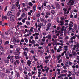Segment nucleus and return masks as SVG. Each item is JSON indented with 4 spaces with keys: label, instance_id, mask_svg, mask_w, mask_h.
I'll list each match as a JSON object with an SVG mask.
<instances>
[{
    "label": "nucleus",
    "instance_id": "obj_19",
    "mask_svg": "<svg viewBox=\"0 0 79 79\" xmlns=\"http://www.w3.org/2000/svg\"><path fill=\"white\" fill-rule=\"evenodd\" d=\"M16 6V3L15 2H12V7H15Z\"/></svg>",
    "mask_w": 79,
    "mask_h": 79
},
{
    "label": "nucleus",
    "instance_id": "obj_21",
    "mask_svg": "<svg viewBox=\"0 0 79 79\" xmlns=\"http://www.w3.org/2000/svg\"><path fill=\"white\" fill-rule=\"evenodd\" d=\"M74 3H75V2L73 0H72V2H71V4L70 5H74Z\"/></svg>",
    "mask_w": 79,
    "mask_h": 79
},
{
    "label": "nucleus",
    "instance_id": "obj_32",
    "mask_svg": "<svg viewBox=\"0 0 79 79\" xmlns=\"http://www.w3.org/2000/svg\"><path fill=\"white\" fill-rule=\"evenodd\" d=\"M15 61L16 62H17V64H18L19 63V60H18L16 59Z\"/></svg>",
    "mask_w": 79,
    "mask_h": 79
},
{
    "label": "nucleus",
    "instance_id": "obj_59",
    "mask_svg": "<svg viewBox=\"0 0 79 79\" xmlns=\"http://www.w3.org/2000/svg\"><path fill=\"white\" fill-rule=\"evenodd\" d=\"M44 62H45V63H48V62H49V60H45L44 61Z\"/></svg>",
    "mask_w": 79,
    "mask_h": 79
},
{
    "label": "nucleus",
    "instance_id": "obj_26",
    "mask_svg": "<svg viewBox=\"0 0 79 79\" xmlns=\"http://www.w3.org/2000/svg\"><path fill=\"white\" fill-rule=\"evenodd\" d=\"M17 24H18V25H20V26H21L22 24V23H21V22H18Z\"/></svg>",
    "mask_w": 79,
    "mask_h": 79
},
{
    "label": "nucleus",
    "instance_id": "obj_37",
    "mask_svg": "<svg viewBox=\"0 0 79 79\" xmlns=\"http://www.w3.org/2000/svg\"><path fill=\"white\" fill-rule=\"evenodd\" d=\"M10 61L12 63H13L14 61H15V60L13 59H10Z\"/></svg>",
    "mask_w": 79,
    "mask_h": 79
},
{
    "label": "nucleus",
    "instance_id": "obj_39",
    "mask_svg": "<svg viewBox=\"0 0 79 79\" xmlns=\"http://www.w3.org/2000/svg\"><path fill=\"white\" fill-rule=\"evenodd\" d=\"M23 50H25L27 52H29V50H28V48H25Z\"/></svg>",
    "mask_w": 79,
    "mask_h": 79
},
{
    "label": "nucleus",
    "instance_id": "obj_35",
    "mask_svg": "<svg viewBox=\"0 0 79 79\" xmlns=\"http://www.w3.org/2000/svg\"><path fill=\"white\" fill-rule=\"evenodd\" d=\"M46 14L48 16H50V13L49 12H46Z\"/></svg>",
    "mask_w": 79,
    "mask_h": 79
},
{
    "label": "nucleus",
    "instance_id": "obj_24",
    "mask_svg": "<svg viewBox=\"0 0 79 79\" xmlns=\"http://www.w3.org/2000/svg\"><path fill=\"white\" fill-rule=\"evenodd\" d=\"M76 39V37L74 36H73L72 37H71L70 39V40H73V39Z\"/></svg>",
    "mask_w": 79,
    "mask_h": 79
},
{
    "label": "nucleus",
    "instance_id": "obj_56",
    "mask_svg": "<svg viewBox=\"0 0 79 79\" xmlns=\"http://www.w3.org/2000/svg\"><path fill=\"white\" fill-rule=\"evenodd\" d=\"M54 32L56 34H57V33H58V30H56L54 31Z\"/></svg>",
    "mask_w": 79,
    "mask_h": 79
},
{
    "label": "nucleus",
    "instance_id": "obj_48",
    "mask_svg": "<svg viewBox=\"0 0 79 79\" xmlns=\"http://www.w3.org/2000/svg\"><path fill=\"white\" fill-rule=\"evenodd\" d=\"M31 44H35V41L34 40H32V41L31 42Z\"/></svg>",
    "mask_w": 79,
    "mask_h": 79
},
{
    "label": "nucleus",
    "instance_id": "obj_8",
    "mask_svg": "<svg viewBox=\"0 0 79 79\" xmlns=\"http://www.w3.org/2000/svg\"><path fill=\"white\" fill-rule=\"evenodd\" d=\"M47 39H48V40H51L52 39V36L51 35H49L46 37Z\"/></svg>",
    "mask_w": 79,
    "mask_h": 79
},
{
    "label": "nucleus",
    "instance_id": "obj_40",
    "mask_svg": "<svg viewBox=\"0 0 79 79\" xmlns=\"http://www.w3.org/2000/svg\"><path fill=\"white\" fill-rule=\"evenodd\" d=\"M40 20L41 21V22H42V23H43V22H44V19L42 18H40Z\"/></svg>",
    "mask_w": 79,
    "mask_h": 79
},
{
    "label": "nucleus",
    "instance_id": "obj_58",
    "mask_svg": "<svg viewBox=\"0 0 79 79\" xmlns=\"http://www.w3.org/2000/svg\"><path fill=\"white\" fill-rule=\"evenodd\" d=\"M64 18H63V17H61L60 18V19H61V21H63V20H64Z\"/></svg>",
    "mask_w": 79,
    "mask_h": 79
},
{
    "label": "nucleus",
    "instance_id": "obj_55",
    "mask_svg": "<svg viewBox=\"0 0 79 79\" xmlns=\"http://www.w3.org/2000/svg\"><path fill=\"white\" fill-rule=\"evenodd\" d=\"M69 27H72L73 26V25L71 23H70L69 24Z\"/></svg>",
    "mask_w": 79,
    "mask_h": 79
},
{
    "label": "nucleus",
    "instance_id": "obj_33",
    "mask_svg": "<svg viewBox=\"0 0 79 79\" xmlns=\"http://www.w3.org/2000/svg\"><path fill=\"white\" fill-rule=\"evenodd\" d=\"M3 48L1 46H0V50H1V51H3Z\"/></svg>",
    "mask_w": 79,
    "mask_h": 79
},
{
    "label": "nucleus",
    "instance_id": "obj_36",
    "mask_svg": "<svg viewBox=\"0 0 79 79\" xmlns=\"http://www.w3.org/2000/svg\"><path fill=\"white\" fill-rule=\"evenodd\" d=\"M46 8H48V9H50L49 8H51V6L49 5H48V6L46 7Z\"/></svg>",
    "mask_w": 79,
    "mask_h": 79
},
{
    "label": "nucleus",
    "instance_id": "obj_30",
    "mask_svg": "<svg viewBox=\"0 0 79 79\" xmlns=\"http://www.w3.org/2000/svg\"><path fill=\"white\" fill-rule=\"evenodd\" d=\"M7 8H8V6H7L4 9V11H5V12L6 11V10H7Z\"/></svg>",
    "mask_w": 79,
    "mask_h": 79
},
{
    "label": "nucleus",
    "instance_id": "obj_22",
    "mask_svg": "<svg viewBox=\"0 0 79 79\" xmlns=\"http://www.w3.org/2000/svg\"><path fill=\"white\" fill-rule=\"evenodd\" d=\"M60 25L61 26H63L64 25V23H63V21H60Z\"/></svg>",
    "mask_w": 79,
    "mask_h": 79
},
{
    "label": "nucleus",
    "instance_id": "obj_61",
    "mask_svg": "<svg viewBox=\"0 0 79 79\" xmlns=\"http://www.w3.org/2000/svg\"><path fill=\"white\" fill-rule=\"evenodd\" d=\"M10 54H12V53H13V51L12 50H10Z\"/></svg>",
    "mask_w": 79,
    "mask_h": 79
},
{
    "label": "nucleus",
    "instance_id": "obj_43",
    "mask_svg": "<svg viewBox=\"0 0 79 79\" xmlns=\"http://www.w3.org/2000/svg\"><path fill=\"white\" fill-rule=\"evenodd\" d=\"M63 68H64V69H65V70H66L67 69V68H66V66H63Z\"/></svg>",
    "mask_w": 79,
    "mask_h": 79
},
{
    "label": "nucleus",
    "instance_id": "obj_1",
    "mask_svg": "<svg viewBox=\"0 0 79 79\" xmlns=\"http://www.w3.org/2000/svg\"><path fill=\"white\" fill-rule=\"evenodd\" d=\"M10 20L11 21H14L15 20V17L14 15H12L10 18Z\"/></svg>",
    "mask_w": 79,
    "mask_h": 79
},
{
    "label": "nucleus",
    "instance_id": "obj_9",
    "mask_svg": "<svg viewBox=\"0 0 79 79\" xmlns=\"http://www.w3.org/2000/svg\"><path fill=\"white\" fill-rule=\"evenodd\" d=\"M16 9H15V7H11V11H15Z\"/></svg>",
    "mask_w": 79,
    "mask_h": 79
},
{
    "label": "nucleus",
    "instance_id": "obj_53",
    "mask_svg": "<svg viewBox=\"0 0 79 79\" xmlns=\"http://www.w3.org/2000/svg\"><path fill=\"white\" fill-rule=\"evenodd\" d=\"M65 66H66V67H67V68H69V65H68V64H65Z\"/></svg>",
    "mask_w": 79,
    "mask_h": 79
},
{
    "label": "nucleus",
    "instance_id": "obj_63",
    "mask_svg": "<svg viewBox=\"0 0 79 79\" xmlns=\"http://www.w3.org/2000/svg\"><path fill=\"white\" fill-rule=\"evenodd\" d=\"M40 79H47V77H41Z\"/></svg>",
    "mask_w": 79,
    "mask_h": 79
},
{
    "label": "nucleus",
    "instance_id": "obj_11",
    "mask_svg": "<svg viewBox=\"0 0 79 79\" xmlns=\"http://www.w3.org/2000/svg\"><path fill=\"white\" fill-rule=\"evenodd\" d=\"M27 64L28 66H30L31 64V61L30 60H28L27 62Z\"/></svg>",
    "mask_w": 79,
    "mask_h": 79
},
{
    "label": "nucleus",
    "instance_id": "obj_46",
    "mask_svg": "<svg viewBox=\"0 0 79 79\" xmlns=\"http://www.w3.org/2000/svg\"><path fill=\"white\" fill-rule=\"evenodd\" d=\"M53 75L55 77H56V72L53 73Z\"/></svg>",
    "mask_w": 79,
    "mask_h": 79
},
{
    "label": "nucleus",
    "instance_id": "obj_47",
    "mask_svg": "<svg viewBox=\"0 0 79 79\" xmlns=\"http://www.w3.org/2000/svg\"><path fill=\"white\" fill-rule=\"evenodd\" d=\"M47 21L49 22V23H51V19H47Z\"/></svg>",
    "mask_w": 79,
    "mask_h": 79
},
{
    "label": "nucleus",
    "instance_id": "obj_52",
    "mask_svg": "<svg viewBox=\"0 0 79 79\" xmlns=\"http://www.w3.org/2000/svg\"><path fill=\"white\" fill-rule=\"evenodd\" d=\"M17 16L18 17L19 15H20V13L18 12L16 14Z\"/></svg>",
    "mask_w": 79,
    "mask_h": 79
},
{
    "label": "nucleus",
    "instance_id": "obj_14",
    "mask_svg": "<svg viewBox=\"0 0 79 79\" xmlns=\"http://www.w3.org/2000/svg\"><path fill=\"white\" fill-rule=\"evenodd\" d=\"M16 42V38L15 37H14L13 38V43H15Z\"/></svg>",
    "mask_w": 79,
    "mask_h": 79
},
{
    "label": "nucleus",
    "instance_id": "obj_34",
    "mask_svg": "<svg viewBox=\"0 0 79 79\" xmlns=\"http://www.w3.org/2000/svg\"><path fill=\"white\" fill-rule=\"evenodd\" d=\"M29 5L30 6H32L33 5V4L31 2H30L29 3Z\"/></svg>",
    "mask_w": 79,
    "mask_h": 79
},
{
    "label": "nucleus",
    "instance_id": "obj_31",
    "mask_svg": "<svg viewBox=\"0 0 79 79\" xmlns=\"http://www.w3.org/2000/svg\"><path fill=\"white\" fill-rule=\"evenodd\" d=\"M8 44H9V41H6V42H5L4 43V45H7Z\"/></svg>",
    "mask_w": 79,
    "mask_h": 79
},
{
    "label": "nucleus",
    "instance_id": "obj_50",
    "mask_svg": "<svg viewBox=\"0 0 79 79\" xmlns=\"http://www.w3.org/2000/svg\"><path fill=\"white\" fill-rule=\"evenodd\" d=\"M50 27H47V28L46 29V31H48V30H49Z\"/></svg>",
    "mask_w": 79,
    "mask_h": 79
},
{
    "label": "nucleus",
    "instance_id": "obj_57",
    "mask_svg": "<svg viewBox=\"0 0 79 79\" xmlns=\"http://www.w3.org/2000/svg\"><path fill=\"white\" fill-rule=\"evenodd\" d=\"M61 48H63V47L61 46H60L59 47V49L61 50L62 49Z\"/></svg>",
    "mask_w": 79,
    "mask_h": 79
},
{
    "label": "nucleus",
    "instance_id": "obj_27",
    "mask_svg": "<svg viewBox=\"0 0 79 79\" xmlns=\"http://www.w3.org/2000/svg\"><path fill=\"white\" fill-rule=\"evenodd\" d=\"M24 40L26 43H27V42H28V40H27V39L25 38Z\"/></svg>",
    "mask_w": 79,
    "mask_h": 79
},
{
    "label": "nucleus",
    "instance_id": "obj_5",
    "mask_svg": "<svg viewBox=\"0 0 79 79\" xmlns=\"http://www.w3.org/2000/svg\"><path fill=\"white\" fill-rule=\"evenodd\" d=\"M60 34H63V31H60V30H59L58 31V33H57L56 34V35L57 36H59V35H60Z\"/></svg>",
    "mask_w": 79,
    "mask_h": 79
},
{
    "label": "nucleus",
    "instance_id": "obj_18",
    "mask_svg": "<svg viewBox=\"0 0 79 79\" xmlns=\"http://www.w3.org/2000/svg\"><path fill=\"white\" fill-rule=\"evenodd\" d=\"M26 24L27 25V26H30L31 25V23L29 22L28 21H27L26 22Z\"/></svg>",
    "mask_w": 79,
    "mask_h": 79
},
{
    "label": "nucleus",
    "instance_id": "obj_42",
    "mask_svg": "<svg viewBox=\"0 0 79 79\" xmlns=\"http://www.w3.org/2000/svg\"><path fill=\"white\" fill-rule=\"evenodd\" d=\"M24 36L25 37H27L28 36H29V34H27V35H26V34L24 35Z\"/></svg>",
    "mask_w": 79,
    "mask_h": 79
},
{
    "label": "nucleus",
    "instance_id": "obj_29",
    "mask_svg": "<svg viewBox=\"0 0 79 79\" xmlns=\"http://www.w3.org/2000/svg\"><path fill=\"white\" fill-rule=\"evenodd\" d=\"M5 62L6 63H8L10 62V61H9V60H5Z\"/></svg>",
    "mask_w": 79,
    "mask_h": 79
},
{
    "label": "nucleus",
    "instance_id": "obj_2",
    "mask_svg": "<svg viewBox=\"0 0 79 79\" xmlns=\"http://www.w3.org/2000/svg\"><path fill=\"white\" fill-rule=\"evenodd\" d=\"M13 55H17L19 56L20 55V53H18V52L16 51L14 52L13 53Z\"/></svg>",
    "mask_w": 79,
    "mask_h": 79
},
{
    "label": "nucleus",
    "instance_id": "obj_17",
    "mask_svg": "<svg viewBox=\"0 0 79 79\" xmlns=\"http://www.w3.org/2000/svg\"><path fill=\"white\" fill-rule=\"evenodd\" d=\"M6 72L7 74H10V71L8 69L6 70Z\"/></svg>",
    "mask_w": 79,
    "mask_h": 79
},
{
    "label": "nucleus",
    "instance_id": "obj_60",
    "mask_svg": "<svg viewBox=\"0 0 79 79\" xmlns=\"http://www.w3.org/2000/svg\"><path fill=\"white\" fill-rule=\"evenodd\" d=\"M34 31L35 32H38V30L36 29L35 28H34Z\"/></svg>",
    "mask_w": 79,
    "mask_h": 79
},
{
    "label": "nucleus",
    "instance_id": "obj_15",
    "mask_svg": "<svg viewBox=\"0 0 79 79\" xmlns=\"http://www.w3.org/2000/svg\"><path fill=\"white\" fill-rule=\"evenodd\" d=\"M35 56L36 57H37V55H35V56H33V58H34V60L35 61H37V59L35 58Z\"/></svg>",
    "mask_w": 79,
    "mask_h": 79
},
{
    "label": "nucleus",
    "instance_id": "obj_20",
    "mask_svg": "<svg viewBox=\"0 0 79 79\" xmlns=\"http://www.w3.org/2000/svg\"><path fill=\"white\" fill-rule=\"evenodd\" d=\"M60 57H61V55H59V56H57V61L59 60Z\"/></svg>",
    "mask_w": 79,
    "mask_h": 79
},
{
    "label": "nucleus",
    "instance_id": "obj_6",
    "mask_svg": "<svg viewBox=\"0 0 79 79\" xmlns=\"http://www.w3.org/2000/svg\"><path fill=\"white\" fill-rule=\"evenodd\" d=\"M1 38L2 39L5 40V35L3 34L2 33L1 34Z\"/></svg>",
    "mask_w": 79,
    "mask_h": 79
},
{
    "label": "nucleus",
    "instance_id": "obj_38",
    "mask_svg": "<svg viewBox=\"0 0 79 79\" xmlns=\"http://www.w3.org/2000/svg\"><path fill=\"white\" fill-rule=\"evenodd\" d=\"M51 12L52 14H55V11L53 10H51Z\"/></svg>",
    "mask_w": 79,
    "mask_h": 79
},
{
    "label": "nucleus",
    "instance_id": "obj_16",
    "mask_svg": "<svg viewBox=\"0 0 79 79\" xmlns=\"http://www.w3.org/2000/svg\"><path fill=\"white\" fill-rule=\"evenodd\" d=\"M74 28L76 30H77V26L76 24L74 25Z\"/></svg>",
    "mask_w": 79,
    "mask_h": 79
},
{
    "label": "nucleus",
    "instance_id": "obj_4",
    "mask_svg": "<svg viewBox=\"0 0 79 79\" xmlns=\"http://www.w3.org/2000/svg\"><path fill=\"white\" fill-rule=\"evenodd\" d=\"M44 68L45 69V71L46 72H48V71H49V67H48L47 66H45Z\"/></svg>",
    "mask_w": 79,
    "mask_h": 79
},
{
    "label": "nucleus",
    "instance_id": "obj_7",
    "mask_svg": "<svg viewBox=\"0 0 79 79\" xmlns=\"http://www.w3.org/2000/svg\"><path fill=\"white\" fill-rule=\"evenodd\" d=\"M12 14H13V12L11 11H9L7 13V16H10Z\"/></svg>",
    "mask_w": 79,
    "mask_h": 79
},
{
    "label": "nucleus",
    "instance_id": "obj_64",
    "mask_svg": "<svg viewBox=\"0 0 79 79\" xmlns=\"http://www.w3.org/2000/svg\"><path fill=\"white\" fill-rule=\"evenodd\" d=\"M77 17V14H76V15L74 16V18H76Z\"/></svg>",
    "mask_w": 79,
    "mask_h": 79
},
{
    "label": "nucleus",
    "instance_id": "obj_25",
    "mask_svg": "<svg viewBox=\"0 0 79 79\" xmlns=\"http://www.w3.org/2000/svg\"><path fill=\"white\" fill-rule=\"evenodd\" d=\"M72 54H73V55L74 56H75V55H76V52H74V51H72Z\"/></svg>",
    "mask_w": 79,
    "mask_h": 79
},
{
    "label": "nucleus",
    "instance_id": "obj_13",
    "mask_svg": "<svg viewBox=\"0 0 79 79\" xmlns=\"http://www.w3.org/2000/svg\"><path fill=\"white\" fill-rule=\"evenodd\" d=\"M5 73L2 72L1 73V74L0 75V76H1V77H3L5 76Z\"/></svg>",
    "mask_w": 79,
    "mask_h": 79
},
{
    "label": "nucleus",
    "instance_id": "obj_23",
    "mask_svg": "<svg viewBox=\"0 0 79 79\" xmlns=\"http://www.w3.org/2000/svg\"><path fill=\"white\" fill-rule=\"evenodd\" d=\"M26 16V14L24 13H23L21 15V16L22 17H23V18H24V16Z\"/></svg>",
    "mask_w": 79,
    "mask_h": 79
},
{
    "label": "nucleus",
    "instance_id": "obj_12",
    "mask_svg": "<svg viewBox=\"0 0 79 79\" xmlns=\"http://www.w3.org/2000/svg\"><path fill=\"white\" fill-rule=\"evenodd\" d=\"M33 10L34 12H35V11H36V6L35 5H34Z\"/></svg>",
    "mask_w": 79,
    "mask_h": 79
},
{
    "label": "nucleus",
    "instance_id": "obj_49",
    "mask_svg": "<svg viewBox=\"0 0 79 79\" xmlns=\"http://www.w3.org/2000/svg\"><path fill=\"white\" fill-rule=\"evenodd\" d=\"M74 17V16H73V15L71 14L70 16V18H73Z\"/></svg>",
    "mask_w": 79,
    "mask_h": 79
},
{
    "label": "nucleus",
    "instance_id": "obj_62",
    "mask_svg": "<svg viewBox=\"0 0 79 79\" xmlns=\"http://www.w3.org/2000/svg\"><path fill=\"white\" fill-rule=\"evenodd\" d=\"M51 52L52 53H55V51H54L53 49H52L51 50Z\"/></svg>",
    "mask_w": 79,
    "mask_h": 79
},
{
    "label": "nucleus",
    "instance_id": "obj_54",
    "mask_svg": "<svg viewBox=\"0 0 79 79\" xmlns=\"http://www.w3.org/2000/svg\"><path fill=\"white\" fill-rule=\"evenodd\" d=\"M63 11H64L65 12H66V11H67V9H66L65 8H64L63 9Z\"/></svg>",
    "mask_w": 79,
    "mask_h": 79
},
{
    "label": "nucleus",
    "instance_id": "obj_10",
    "mask_svg": "<svg viewBox=\"0 0 79 79\" xmlns=\"http://www.w3.org/2000/svg\"><path fill=\"white\" fill-rule=\"evenodd\" d=\"M10 33H11V32L10 30H8L6 31L5 32L6 34L7 35H9Z\"/></svg>",
    "mask_w": 79,
    "mask_h": 79
},
{
    "label": "nucleus",
    "instance_id": "obj_41",
    "mask_svg": "<svg viewBox=\"0 0 79 79\" xmlns=\"http://www.w3.org/2000/svg\"><path fill=\"white\" fill-rule=\"evenodd\" d=\"M15 58L17 60H18V59H19V57L18 56H15Z\"/></svg>",
    "mask_w": 79,
    "mask_h": 79
},
{
    "label": "nucleus",
    "instance_id": "obj_45",
    "mask_svg": "<svg viewBox=\"0 0 79 79\" xmlns=\"http://www.w3.org/2000/svg\"><path fill=\"white\" fill-rule=\"evenodd\" d=\"M62 62V60L60 59L59 61H58V63H61Z\"/></svg>",
    "mask_w": 79,
    "mask_h": 79
},
{
    "label": "nucleus",
    "instance_id": "obj_28",
    "mask_svg": "<svg viewBox=\"0 0 79 79\" xmlns=\"http://www.w3.org/2000/svg\"><path fill=\"white\" fill-rule=\"evenodd\" d=\"M47 25L48 26L47 27H50L52 25L51 24V23H48Z\"/></svg>",
    "mask_w": 79,
    "mask_h": 79
},
{
    "label": "nucleus",
    "instance_id": "obj_51",
    "mask_svg": "<svg viewBox=\"0 0 79 79\" xmlns=\"http://www.w3.org/2000/svg\"><path fill=\"white\" fill-rule=\"evenodd\" d=\"M62 50V49H57V52H58V53H60V51H61Z\"/></svg>",
    "mask_w": 79,
    "mask_h": 79
},
{
    "label": "nucleus",
    "instance_id": "obj_3",
    "mask_svg": "<svg viewBox=\"0 0 79 79\" xmlns=\"http://www.w3.org/2000/svg\"><path fill=\"white\" fill-rule=\"evenodd\" d=\"M55 5L56 8H57V9H60V4H58V3L56 4Z\"/></svg>",
    "mask_w": 79,
    "mask_h": 79
},
{
    "label": "nucleus",
    "instance_id": "obj_44",
    "mask_svg": "<svg viewBox=\"0 0 79 79\" xmlns=\"http://www.w3.org/2000/svg\"><path fill=\"white\" fill-rule=\"evenodd\" d=\"M23 55L25 56H26L27 55V52H24L23 53Z\"/></svg>",
    "mask_w": 79,
    "mask_h": 79
}]
</instances>
